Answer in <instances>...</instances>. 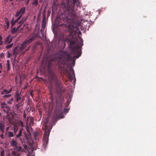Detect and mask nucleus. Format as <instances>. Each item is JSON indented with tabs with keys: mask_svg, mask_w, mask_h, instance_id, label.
I'll return each instance as SVG.
<instances>
[{
	"mask_svg": "<svg viewBox=\"0 0 156 156\" xmlns=\"http://www.w3.org/2000/svg\"><path fill=\"white\" fill-rule=\"evenodd\" d=\"M23 117L24 118H25L26 117V113H25L23 115Z\"/></svg>",
	"mask_w": 156,
	"mask_h": 156,
	"instance_id": "de8ad7c7",
	"label": "nucleus"
},
{
	"mask_svg": "<svg viewBox=\"0 0 156 156\" xmlns=\"http://www.w3.org/2000/svg\"><path fill=\"white\" fill-rule=\"evenodd\" d=\"M58 69H59V71L61 72H63L67 74V76L69 79H70L71 77V75L70 73L72 72L73 75L74 74V71L73 69L72 68L70 69L69 70V72L68 71V70L66 69L65 68H63L60 66H58Z\"/></svg>",
	"mask_w": 156,
	"mask_h": 156,
	"instance_id": "20e7f679",
	"label": "nucleus"
},
{
	"mask_svg": "<svg viewBox=\"0 0 156 156\" xmlns=\"http://www.w3.org/2000/svg\"><path fill=\"white\" fill-rule=\"evenodd\" d=\"M16 23H15V21H14V18H13L11 22V27L13 26Z\"/></svg>",
	"mask_w": 156,
	"mask_h": 156,
	"instance_id": "c756f323",
	"label": "nucleus"
},
{
	"mask_svg": "<svg viewBox=\"0 0 156 156\" xmlns=\"http://www.w3.org/2000/svg\"><path fill=\"white\" fill-rule=\"evenodd\" d=\"M8 58H9L12 55V54L11 53H9V51H8Z\"/></svg>",
	"mask_w": 156,
	"mask_h": 156,
	"instance_id": "ea45409f",
	"label": "nucleus"
},
{
	"mask_svg": "<svg viewBox=\"0 0 156 156\" xmlns=\"http://www.w3.org/2000/svg\"><path fill=\"white\" fill-rule=\"evenodd\" d=\"M12 87L11 88H10L9 90H8V93H9L11 92L12 90Z\"/></svg>",
	"mask_w": 156,
	"mask_h": 156,
	"instance_id": "58836bf2",
	"label": "nucleus"
},
{
	"mask_svg": "<svg viewBox=\"0 0 156 156\" xmlns=\"http://www.w3.org/2000/svg\"><path fill=\"white\" fill-rule=\"evenodd\" d=\"M21 25H19L17 27V28H16V29H17V30H19V29L20 28V27Z\"/></svg>",
	"mask_w": 156,
	"mask_h": 156,
	"instance_id": "a18cd8bd",
	"label": "nucleus"
},
{
	"mask_svg": "<svg viewBox=\"0 0 156 156\" xmlns=\"http://www.w3.org/2000/svg\"><path fill=\"white\" fill-rule=\"evenodd\" d=\"M30 46H28V49L26 50V51H27L29 50V49L30 48Z\"/></svg>",
	"mask_w": 156,
	"mask_h": 156,
	"instance_id": "09e8293b",
	"label": "nucleus"
},
{
	"mask_svg": "<svg viewBox=\"0 0 156 156\" xmlns=\"http://www.w3.org/2000/svg\"><path fill=\"white\" fill-rule=\"evenodd\" d=\"M38 33L36 35H34L29 39L26 40L24 42H25V43L27 45H29L31 43L33 40L35 39L36 37L38 36Z\"/></svg>",
	"mask_w": 156,
	"mask_h": 156,
	"instance_id": "6e6552de",
	"label": "nucleus"
},
{
	"mask_svg": "<svg viewBox=\"0 0 156 156\" xmlns=\"http://www.w3.org/2000/svg\"><path fill=\"white\" fill-rule=\"evenodd\" d=\"M78 32H79V34H81V33L80 31H79Z\"/></svg>",
	"mask_w": 156,
	"mask_h": 156,
	"instance_id": "e2e57ef3",
	"label": "nucleus"
},
{
	"mask_svg": "<svg viewBox=\"0 0 156 156\" xmlns=\"http://www.w3.org/2000/svg\"><path fill=\"white\" fill-rule=\"evenodd\" d=\"M22 150V147L21 146H17V145L14 147V151H15L17 152L21 151Z\"/></svg>",
	"mask_w": 156,
	"mask_h": 156,
	"instance_id": "4468645a",
	"label": "nucleus"
},
{
	"mask_svg": "<svg viewBox=\"0 0 156 156\" xmlns=\"http://www.w3.org/2000/svg\"><path fill=\"white\" fill-rule=\"evenodd\" d=\"M44 28H41L40 30V32L41 33H42L43 32H44Z\"/></svg>",
	"mask_w": 156,
	"mask_h": 156,
	"instance_id": "4c0bfd02",
	"label": "nucleus"
},
{
	"mask_svg": "<svg viewBox=\"0 0 156 156\" xmlns=\"http://www.w3.org/2000/svg\"><path fill=\"white\" fill-rule=\"evenodd\" d=\"M2 72L0 70V73H1Z\"/></svg>",
	"mask_w": 156,
	"mask_h": 156,
	"instance_id": "338daca9",
	"label": "nucleus"
},
{
	"mask_svg": "<svg viewBox=\"0 0 156 156\" xmlns=\"http://www.w3.org/2000/svg\"><path fill=\"white\" fill-rule=\"evenodd\" d=\"M21 16H20L16 19L14 20L15 23H17L18 21L21 18Z\"/></svg>",
	"mask_w": 156,
	"mask_h": 156,
	"instance_id": "7c9ffc66",
	"label": "nucleus"
},
{
	"mask_svg": "<svg viewBox=\"0 0 156 156\" xmlns=\"http://www.w3.org/2000/svg\"><path fill=\"white\" fill-rule=\"evenodd\" d=\"M36 46L35 45H34L32 48V51L34 52L36 50Z\"/></svg>",
	"mask_w": 156,
	"mask_h": 156,
	"instance_id": "473e14b6",
	"label": "nucleus"
},
{
	"mask_svg": "<svg viewBox=\"0 0 156 156\" xmlns=\"http://www.w3.org/2000/svg\"><path fill=\"white\" fill-rule=\"evenodd\" d=\"M4 20L5 22V23L6 24L7 28H8L9 27V20L8 19V18L6 17H5L4 19Z\"/></svg>",
	"mask_w": 156,
	"mask_h": 156,
	"instance_id": "f3484780",
	"label": "nucleus"
},
{
	"mask_svg": "<svg viewBox=\"0 0 156 156\" xmlns=\"http://www.w3.org/2000/svg\"><path fill=\"white\" fill-rule=\"evenodd\" d=\"M31 122H33V120H32L31 119Z\"/></svg>",
	"mask_w": 156,
	"mask_h": 156,
	"instance_id": "0e129e2a",
	"label": "nucleus"
},
{
	"mask_svg": "<svg viewBox=\"0 0 156 156\" xmlns=\"http://www.w3.org/2000/svg\"><path fill=\"white\" fill-rule=\"evenodd\" d=\"M23 100H22L21 102L20 103V104H23Z\"/></svg>",
	"mask_w": 156,
	"mask_h": 156,
	"instance_id": "6e6d98bb",
	"label": "nucleus"
},
{
	"mask_svg": "<svg viewBox=\"0 0 156 156\" xmlns=\"http://www.w3.org/2000/svg\"><path fill=\"white\" fill-rule=\"evenodd\" d=\"M61 100H63V99H64V98H61Z\"/></svg>",
	"mask_w": 156,
	"mask_h": 156,
	"instance_id": "680f3d73",
	"label": "nucleus"
},
{
	"mask_svg": "<svg viewBox=\"0 0 156 156\" xmlns=\"http://www.w3.org/2000/svg\"><path fill=\"white\" fill-rule=\"evenodd\" d=\"M23 23V22H22L21 21H20L19 22L18 24H20V25L21 26L22 25V24Z\"/></svg>",
	"mask_w": 156,
	"mask_h": 156,
	"instance_id": "79ce46f5",
	"label": "nucleus"
},
{
	"mask_svg": "<svg viewBox=\"0 0 156 156\" xmlns=\"http://www.w3.org/2000/svg\"><path fill=\"white\" fill-rule=\"evenodd\" d=\"M42 37H44V32H43L42 33H41Z\"/></svg>",
	"mask_w": 156,
	"mask_h": 156,
	"instance_id": "c03bdc74",
	"label": "nucleus"
},
{
	"mask_svg": "<svg viewBox=\"0 0 156 156\" xmlns=\"http://www.w3.org/2000/svg\"><path fill=\"white\" fill-rule=\"evenodd\" d=\"M49 13H50V12H48V16H49Z\"/></svg>",
	"mask_w": 156,
	"mask_h": 156,
	"instance_id": "13d9d810",
	"label": "nucleus"
},
{
	"mask_svg": "<svg viewBox=\"0 0 156 156\" xmlns=\"http://www.w3.org/2000/svg\"><path fill=\"white\" fill-rule=\"evenodd\" d=\"M27 131L28 132H29V131L28 130V127H27Z\"/></svg>",
	"mask_w": 156,
	"mask_h": 156,
	"instance_id": "5fc2aeb1",
	"label": "nucleus"
},
{
	"mask_svg": "<svg viewBox=\"0 0 156 156\" xmlns=\"http://www.w3.org/2000/svg\"><path fill=\"white\" fill-rule=\"evenodd\" d=\"M13 101V98H11L10 100L7 101V103L9 104H12V102Z\"/></svg>",
	"mask_w": 156,
	"mask_h": 156,
	"instance_id": "bb28decb",
	"label": "nucleus"
},
{
	"mask_svg": "<svg viewBox=\"0 0 156 156\" xmlns=\"http://www.w3.org/2000/svg\"><path fill=\"white\" fill-rule=\"evenodd\" d=\"M48 81L50 83L52 84L54 83L58 93H60L61 91L62 87L60 81L57 78L53 70L51 69L49 66H48Z\"/></svg>",
	"mask_w": 156,
	"mask_h": 156,
	"instance_id": "7ed1b4c3",
	"label": "nucleus"
},
{
	"mask_svg": "<svg viewBox=\"0 0 156 156\" xmlns=\"http://www.w3.org/2000/svg\"><path fill=\"white\" fill-rule=\"evenodd\" d=\"M13 4V3H12V4Z\"/></svg>",
	"mask_w": 156,
	"mask_h": 156,
	"instance_id": "774afa93",
	"label": "nucleus"
},
{
	"mask_svg": "<svg viewBox=\"0 0 156 156\" xmlns=\"http://www.w3.org/2000/svg\"><path fill=\"white\" fill-rule=\"evenodd\" d=\"M12 154L14 156H20V153H17V151H13L12 152Z\"/></svg>",
	"mask_w": 156,
	"mask_h": 156,
	"instance_id": "a211bd4d",
	"label": "nucleus"
},
{
	"mask_svg": "<svg viewBox=\"0 0 156 156\" xmlns=\"http://www.w3.org/2000/svg\"><path fill=\"white\" fill-rule=\"evenodd\" d=\"M9 129V127H7L6 129V132H7L8 131Z\"/></svg>",
	"mask_w": 156,
	"mask_h": 156,
	"instance_id": "37998d69",
	"label": "nucleus"
},
{
	"mask_svg": "<svg viewBox=\"0 0 156 156\" xmlns=\"http://www.w3.org/2000/svg\"><path fill=\"white\" fill-rule=\"evenodd\" d=\"M30 0H27V3H26V4L27 5L28 4V3H29Z\"/></svg>",
	"mask_w": 156,
	"mask_h": 156,
	"instance_id": "864d4df0",
	"label": "nucleus"
},
{
	"mask_svg": "<svg viewBox=\"0 0 156 156\" xmlns=\"http://www.w3.org/2000/svg\"><path fill=\"white\" fill-rule=\"evenodd\" d=\"M65 112H66L67 111V112L68 111V110L67 109H65Z\"/></svg>",
	"mask_w": 156,
	"mask_h": 156,
	"instance_id": "4d7b16f0",
	"label": "nucleus"
},
{
	"mask_svg": "<svg viewBox=\"0 0 156 156\" xmlns=\"http://www.w3.org/2000/svg\"><path fill=\"white\" fill-rule=\"evenodd\" d=\"M14 136V134L12 132H9L8 133V137H12Z\"/></svg>",
	"mask_w": 156,
	"mask_h": 156,
	"instance_id": "393cba45",
	"label": "nucleus"
},
{
	"mask_svg": "<svg viewBox=\"0 0 156 156\" xmlns=\"http://www.w3.org/2000/svg\"><path fill=\"white\" fill-rule=\"evenodd\" d=\"M30 95L32 96V92H31L30 93Z\"/></svg>",
	"mask_w": 156,
	"mask_h": 156,
	"instance_id": "052dcab7",
	"label": "nucleus"
},
{
	"mask_svg": "<svg viewBox=\"0 0 156 156\" xmlns=\"http://www.w3.org/2000/svg\"><path fill=\"white\" fill-rule=\"evenodd\" d=\"M11 94H9L8 95H5L3 96V97H4V98H5H5H8V97H10L11 96Z\"/></svg>",
	"mask_w": 156,
	"mask_h": 156,
	"instance_id": "e433bc0d",
	"label": "nucleus"
},
{
	"mask_svg": "<svg viewBox=\"0 0 156 156\" xmlns=\"http://www.w3.org/2000/svg\"><path fill=\"white\" fill-rule=\"evenodd\" d=\"M13 45V43L10 44H9L6 45L5 47V48L7 49H8L11 48Z\"/></svg>",
	"mask_w": 156,
	"mask_h": 156,
	"instance_id": "b1692460",
	"label": "nucleus"
},
{
	"mask_svg": "<svg viewBox=\"0 0 156 156\" xmlns=\"http://www.w3.org/2000/svg\"><path fill=\"white\" fill-rule=\"evenodd\" d=\"M18 142L16 140H15L14 138H13L10 142V146L14 147L17 145Z\"/></svg>",
	"mask_w": 156,
	"mask_h": 156,
	"instance_id": "9b49d317",
	"label": "nucleus"
},
{
	"mask_svg": "<svg viewBox=\"0 0 156 156\" xmlns=\"http://www.w3.org/2000/svg\"><path fill=\"white\" fill-rule=\"evenodd\" d=\"M25 12V8L23 7L20 9L19 11H17L16 13L15 16L16 17H18L19 16H21L22 17L23 14Z\"/></svg>",
	"mask_w": 156,
	"mask_h": 156,
	"instance_id": "0eeeda50",
	"label": "nucleus"
},
{
	"mask_svg": "<svg viewBox=\"0 0 156 156\" xmlns=\"http://www.w3.org/2000/svg\"><path fill=\"white\" fill-rule=\"evenodd\" d=\"M19 105H16V107L17 108H19Z\"/></svg>",
	"mask_w": 156,
	"mask_h": 156,
	"instance_id": "bf43d9fd",
	"label": "nucleus"
},
{
	"mask_svg": "<svg viewBox=\"0 0 156 156\" xmlns=\"http://www.w3.org/2000/svg\"><path fill=\"white\" fill-rule=\"evenodd\" d=\"M3 55V53H2L0 55V57L2 58V56Z\"/></svg>",
	"mask_w": 156,
	"mask_h": 156,
	"instance_id": "3c124183",
	"label": "nucleus"
},
{
	"mask_svg": "<svg viewBox=\"0 0 156 156\" xmlns=\"http://www.w3.org/2000/svg\"><path fill=\"white\" fill-rule=\"evenodd\" d=\"M5 125L4 123L1 122L0 123V130L2 133H4Z\"/></svg>",
	"mask_w": 156,
	"mask_h": 156,
	"instance_id": "f8f14e48",
	"label": "nucleus"
},
{
	"mask_svg": "<svg viewBox=\"0 0 156 156\" xmlns=\"http://www.w3.org/2000/svg\"><path fill=\"white\" fill-rule=\"evenodd\" d=\"M1 156H5L4 150H2L1 152Z\"/></svg>",
	"mask_w": 156,
	"mask_h": 156,
	"instance_id": "2f4dec72",
	"label": "nucleus"
},
{
	"mask_svg": "<svg viewBox=\"0 0 156 156\" xmlns=\"http://www.w3.org/2000/svg\"><path fill=\"white\" fill-rule=\"evenodd\" d=\"M12 40V38L11 37L10 35H9L5 38L4 43L5 44H9L11 42Z\"/></svg>",
	"mask_w": 156,
	"mask_h": 156,
	"instance_id": "1a4fd4ad",
	"label": "nucleus"
},
{
	"mask_svg": "<svg viewBox=\"0 0 156 156\" xmlns=\"http://www.w3.org/2000/svg\"><path fill=\"white\" fill-rule=\"evenodd\" d=\"M21 98V96L19 93L17 92L16 93V101H18Z\"/></svg>",
	"mask_w": 156,
	"mask_h": 156,
	"instance_id": "6ab92c4d",
	"label": "nucleus"
},
{
	"mask_svg": "<svg viewBox=\"0 0 156 156\" xmlns=\"http://www.w3.org/2000/svg\"><path fill=\"white\" fill-rule=\"evenodd\" d=\"M0 69H2V65H1V64L0 63Z\"/></svg>",
	"mask_w": 156,
	"mask_h": 156,
	"instance_id": "603ef678",
	"label": "nucleus"
},
{
	"mask_svg": "<svg viewBox=\"0 0 156 156\" xmlns=\"http://www.w3.org/2000/svg\"><path fill=\"white\" fill-rule=\"evenodd\" d=\"M43 19L42 20V22L44 23H46V15H43Z\"/></svg>",
	"mask_w": 156,
	"mask_h": 156,
	"instance_id": "cd10ccee",
	"label": "nucleus"
},
{
	"mask_svg": "<svg viewBox=\"0 0 156 156\" xmlns=\"http://www.w3.org/2000/svg\"><path fill=\"white\" fill-rule=\"evenodd\" d=\"M1 105L2 106V108L3 109V111L4 112L7 113L10 111V108L5 103L3 102L1 103Z\"/></svg>",
	"mask_w": 156,
	"mask_h": 156,
	"instance_id": "423d86ee",
	"label": "nucleus"
},
{
	"mask_svg": "<svg viewBox=\"0 0 156 156\" xmlns=\"http://www.w3.org/2000/svg\"><path fill=\"white\" fill-rule=\"evenodd\" d=\"M85 23H82L81 24V26L83 27V26H84L85 25Z\"/></svg>",
	"mask_w": 156,
	"mask_h": 156,
	"instance_id": "49530a36",
	"label": "nucleus"
},
{
	"mask_svg": "<svg viewBox=\"0 0 156 156\" xmlns=\"http://www.w3.org/2000/svg\"><path fill=\"white\" fill-rule=\"evenodd\" d=\"M46 7L44 9L43 12V15L44 14L46 15Z\"/></svg>",
	"mask_w": 156,
	"mask_h": 156,
	"instance_id": "c9c22d12",
	"label": "nucleus"
},
{
	"mask_svg": "<svg viewBox=\"0 0 156 156\" xmlns=\"http://www.w3.org/2000/svg\"><path fill=\"white\" fill-rule=\"evenodd\" d=\"M0 136H1V138L2 139H3L4 138V135L3 134V133H2L1 134V135H0Z\"/></svg>",
	"mask_w": 156,
	"mask_h": 156,
	"instance_id": "a19ab883",
	"label": "nucleus"
},
{
	"mask_svg": "<svg viewBox=\"0 0 156 156\" xmlns=\"http://www.w3.org/2000/svg\"><path fill=\"white\" fill-rule=\"evenodd\" d=\"M71 2L70 0H63L61 5L63 9L62 18L64 23L73 21L77 17L76 11L78 8H80L81 3L79 0H73V2Z\"/></svg>",
	"mask_w": 156,
	"mask_h": 156,
	"instance_id": "f03ea898",
	"label": "nucleus"
},
{
	"mask_svg": "<svg viewBox=\"0 0 156 156\" xmlns=\"http://www.w3.org/2000/svg\"><path fill=\"white\" fill-rule=\"evenodd\" d=\"M32 4L34 5L35 6H37L38 4V0H33Z\"/></svg>",
	"mask_w": 156,
	"mask_h": 156,
	"instance_id": "a878e982",
	"label": "nucleus"
},
{
	"mask_svg": "<svg viewBox=\"0 0 156 156\" xmlns=\"http://www.w3.org/2000/svg\"><path fill=\"white\" fill-rule=\"evenodd\" d=\"M8 90H7L6 89H4L1 92V94L2 95H3L4 94H8L9 93H8Z\"/></svg>",
	"mask_w": 156,
	"mask_h": 156,
	"instance_id": "aec40b11",
	"label": "nucleus"
},
{
	"mask_svg": "<svg viewBox=\"0 0 156 156\" xmlns=\"http://www.w3.org/2000/svg\"><path fill=\"white\" fill-rule=\"evenodd\" d=\"M19 51L20 52V51H19V49L18 50V47H15L13 50L12 55L14 56L15 59L16 57L17 54Z\"/></svg>",
	"mask_w": 156,
	"mask_h": 156,
	"instance_id": "9d476101",
	"label": "nucleus"
},
{
	"mask_svg": "<svg viewBox=\"0 0 156 156\" xmlns=\"http://www.w3.org/2000/svg\"><path fill=\"white\" fill-rule=\"evenodd\" d=\"M7 67V71H8L10 69V65H9V60H8L7 61L6 64Z\"/></svg>",
	"mask_w": 156,
	"mask_h": 156,
	"instance_id": "412c9836",
	"label": "nucleus"
},
{
	"mask_svg": "<svg viewBox=\"0 0 156 156\" xmlns=\"http://www.w3.org/2000/svg\"><path fill=\"white\" fill-rule=\"evenodd\" d=\"M25 20H24L23 19L21 21L23 23Z\"/></svg>",
	"mask_w": 156,
	"mask_h": 156,
	"instance_id": "8fccbe9b",
	"label": "nucleus"
},
{
	"mask_svg": "<svg viewBox=\"0 0 156 156\" xmlns=\"http://www.w3.org/2000/svg\"><path fill=\"white\" fill-rule=\"evenodd\" d=\"M17 31V29H16V27H14L11 30V33L12 34H13L16 32Z\"/></svg>",
	"mask_w": 156,
	"mask_h": 156,
	"instance_id": "4be33fe9",
	"label": "nucleus"
},
{
	"mask_svg": "<svg viewBox=\"0 0 156 156\" xmlns=\"http://www.w3.org/2000/svg\"><path fill=\"white\" fill-rule=\"evenodd\" d=\"M68 33L66 40L69 42V48L74 55L72 57L67 53L62 51L59 52V56L57 59L58 63L63 64H66L69 61H71L74 66V58H78L81 55V48L83 45V41L81 37H77L78 35L76 34V32H68Z\"/></svg>",
	"mask_w": 156,
	"mask_h": 156,
	"instance_id": "f257e3e1",
	"label": "nucleus"
},
{
	"mask_svg": "<svg viewBox=\"0 0 156 156\" xmlns=\"http://www.w3.org/2000/svg\"><path fill=\"white\" fill-rule=\"evenodd\" d=\"M33 136L34 138L35 139L36 137L38 136L39 135V133L37 132H35L33 134Z\"/></svg>",
	"mask_w": 156,
	"mask_h": 156,
	"instance_id": "5701e85b",
	"label": "nucleus"
},
{
	"mask_svg": "<svg viewBox=\"0 0 156 156\" xmlns=\"http://www.w3.org/2000/svg\"><path fill=\"white\" fill-rule=\"evenodd\" d=\"M24 149H22L21 150V152H25L27 153L28 151L27 147L26 145L25 144L23 145Z\"/></svg>",
	"mask_w": 156,
	"mask_h": 156,
	"instance_id": "dca6fc26",
	"label": "nucleus"
},
{
	"mask_svg": "<svg viewBox=\"0 0 156 156\" xmlns=\"http://www.w3.org/2000/svg\"><path fill=\"white\" fill-rule=\"evenodd\" d=\"M50 131L48 130V132L45 131L44 133L43 137V140L44 142V145L45 144L47 145L48 144V137L49 135Z\"/></svg>",
	"mask_w": 156,
	"mask_h": 156,
	"instance_id": "39448f33",
	"label": "nucleus"
},
{
	"mask_svg": "<svg viewBox=\"0 0 156 156\" xmlns=\"http://www.w3.org/2000/svg\"><path fill=\"white\" fill-rule=\"evenodd\" d=\"M27 45L25 43V42H24L22 43L21 46H20L19 48V51H20V52L22 51V50H23L27 46Z\"/></svg>",
	"mask_w": 156,
	"mask_h": 156,
	"instance_id": "ddd939ff",
	"label": "nucleus"
},
{
	"mask_svg": "<svg viewBox=\"0 0 156 156\" xmlns=\"http://www.w3.org/2000/svg\"><path fill=\"white\" fill-rule=\"evenodd\" d=\"M9 0L10 1H12L13 0Z\"/></svg>",
	"mask_w": 156,
	"mask_h": 156,
	"instance_id": "69168bd1",
	"label": "nucleus"
},
{
	"mask_svg": "<svg viewBox=\"0 0 156 156\" xmlns=\"http://www.w3.org/2000/svg\"><path fill=\"white\" fill-rule=\"evenodd\" d=\"M46 23H42V28H45L46 26Z\"/></svg>",
	"mask_w": 156,
	"mask_h": 156,
	"instance_id": "f704fd0d",
	"label": "nucleus"
},
{
	"mask_svg": "<svg viewBox=\"0 0 156 156\" xmlns=\"http://www.w3.org/2000/svg\"><path fill=\"white\" fill-rule=\"evenodd\" d=\"M13 129H14V133L15 134H16V133L18 129L17 128H16L15 127H14Z\"/></svg>",
	"mask_w": 156,
	"mask_h": 156,
	"instance_id": "72a5a7b5",
	"label": "nucleus"
},
{
	"mask_svg": "<svg viewBox=\"0 0 156 156\" xmlns=\"http://www.w3.org/2000/svg\"><path fill=\"white\" fill-rule=\"evenodd\" d=\"M23 129V128H22L19 131V133L16 135V136L15 138V139L16 140L17 138H19V137L22 135V131Z\"/></svg>",
	"mask_w": 156,
	"mask_h": 156,
	"instance_id": "2eb2a0df",
	"label": "nucleus"
},
{
	"mask_svg": "<svg viewBox=\"0 0 156 156\" xmlns=\"http://www.w3.org/2000/svg\"><path fill=\"white\" fill-rule=\"evenodd\" d=\"M2 37L0 36V46L2 45L3 43V41H2Z\"/></svg>",
	"mask_w": 156,
	"mask_h": 156,
	"instance_id": "c85d7f7f",
	"label": "nucleus"
}]
</instances>
